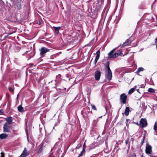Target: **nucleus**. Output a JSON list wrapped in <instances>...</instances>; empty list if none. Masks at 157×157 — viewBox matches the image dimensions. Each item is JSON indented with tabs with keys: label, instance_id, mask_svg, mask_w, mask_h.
Instances as JSON below:
<instances>
[{
	"label": "nucleus",
	"instance_id": "f257e3e1",
	"mask_svg": "<svg viewBox=\"0 0 157 157\" xmlns=\"http://www.w3.org/2000/svg\"><path fill=\"white\" fill-rule=\"evenodd\" d=\"M117 48H115L111 51L108 54L109 58H115L120 55L121 53L120 51H117L115 53H113L114 52Z\"/></svg>",
	"mask_w": 157,
	"mask_h": 157
},
{
	"label": "nucleus",
	"instance_id": "f03ea898",
	"mask_svg": "<svg viewBox=\"0 0 157 157\" xmlns=\"http://www.w3.org/2000/svg\"><path fill=\"white\" fill-rule=\"evenodd\" d=\"M106 71L107 77L109 80H110L112 78V73L109 65L107 66Z\"/></svg>",
	"mask_w": 157,
	"mask_h": 157
},
{
	"label": "nucleus",
	"instance_id": "7ed1b4c3",
	"mask_svg": "<svg viewBox=\"0 0 157 157\" xmlns=\"http://www.w3.org/2000/svg\"><path fill=\"white\" fill-rule=\"evenodd\" d=\"M11 129V126L10 124H5L3 126V132H9Z\"/></svg>",
	"mask_w": 157,
	"mask_h": 157
},
{
	"label": "nucleus",
	"instance_id": "20e7f679",
	"mask_svg": "<svg viewBox=\"0 0 157 157\" xmlns=\"http://www.w3.org/2000/svg\"><path fill=\"white\" fill-rule=\"evenodd\" d=\"M140 125L142 127H146L147 125V121L144 119H141L140 122Z\"/></svg>",
	"mask_w": 157,
	"mask_h": 157
},
{
	"label": "nucleus",
	"instance_id": "39448f33",
	"mask_svg": "<svg viewBox=\"0 0 157 157\" xmlns=\"http://www.w3.org/2000/svg\"><path fill=\"white\" fill-rule=\"evenodd\" d=\"M126 98L127 96L125 94H123L121 95V102H123L124 104L125 103Z\"/></svg>",
	"mask_w": 157,
	"mask_h": 157
},
{
	"label": "nucleus",
	"instance_id": "423d86ee",
	"mask_svg": "<svg viewBox=\"0 0 157 157\" xmlns=\"http://www.w3.org/2000/svg\"><path fill=\"white\" fill-rule=\"evenodd\" d=\"M49 49L45 47H43L40 50V55H43L49 51Z\"/></svg>",
	"mask_w": 157,
	"mask_h": 157
},
{
	"label": "nucleus",
	"instance_id": "0eeeda50",
	"mask_svg": "<svg viewBox=\"0 0 157 157\" xmlns=\"http://www.w3.org/2000/svg\"><path fill=\"white\" fill-rule=\"evenodd\" d=\"M101 76V72L98 71H97L95 74V79L96 80H99Z\"/></svg>",
	"mask_w": 157,
	"mask_h": 157
},
{
	"label": "nucleus",
	"instance_id": "6e6552de",
	"mask_svg": "<svg viewBox=\"0 0 157 157\" xmlns=\"http://www.w3.org/2000/svg\"><path fill=\"white\" fill-rule=\"evenodd\" d=\"M146 153L147 154H150L151 152V147L149 145H147L145 150Z\"/></svg>",
	"mask_w": 157,
	"mask_h": 157
},
{
	"label": "nucleus",
	"instance_id": "1a4fd4ad",
	"mask_svg": "<svg viewBox=\"0 0 157 157\" xmlns=\"http://www.w3.org/2000/svg\"><path fill=\"white\" fill-rule=\"evenodd\" d=\"M131 42V40H130L127 39L124 43L122 45H120V46H121V47L122 48L130 44Z\"/></svg>",
	"mask_w": 157,
	"mask_h": 157
},
{
	"label": "nucleus",
	"instance_id": "9d476101",
	"mask_svg": "<svg viewBox=\"0 0 157 157\" xmlns=\"http://www.w3.org/2000/svg\"><path fill=\"white\" fill-rule=\"evenodd\" d=\"M29 154L27 152V150L25 148L20 157H25L27 156Z\"/></svg>",
	"mask_w": 157,
	"mask_h": 157
},
{
	"label": "nucleus",
	"instance_id": "9b49d317",
	"mask_svg": "<svg viewBox=\"0 0 157 157\" xmlns=\"http://www.w3.org/2000/svg\"><path fill=\"white\" fill-rule=\"evenodd\" d=\"M6 120L7 122L5 124H7L10 125L12 124L13 119L12 117H7L6 118Z\"/></svg>",
	"mask_w": 157,
	"mask_h": 157
},
{
	"label": "nucleus",
	"instance_id": "f8f14e48",
	"mask_svg": "<svg viewBox=\"0 0 157 157\" xmlns=\"http://www.w3.org/2000/svg\"><path fill=\"white\" fill-rule=\"evenodd\" d=\"M100 49L98 50L96 52L97 56H96V58H95V64L96 63L98 60V59L99 58L100 55Z\"/></svg>",
	"mask_w": 157,
	"mask_h": 157
},
{
	"label": "nucleus",
	"instance_id": "ddd939ff",
	"mask_svg": "<svg viewBox=\"0 0 157 157\" xmlns=\"http://www.w3.org/2000/svg\"><path fill=\"white\" fill-rule=\"evenodd\" d=\"M8 136L6 134H2L0 135V138L2 139H5L8 137Z\"/></svg>",
	"mask_w": 157,
	"mask_h": 157
},
{
	"label": "nucleus",
	"instance_id": "4468645a",
	"mask_svg": "<svg viewBox=\"0 0 157 157\" xmlns=\"http://www.w3.org/2000/svg\"><path fill=\"white\" fill-rule=\"evenodd\" d=\"M17 6L18 9L21 8V1L20 0H17Z\"/></svg>",
	"mask_w": 157,
	"mask_h": 157
},
{
	"label": "nucleus",
	"instance_id": "2eb2a0df",
	"mask_svg": "<svg viewBox=\"0 0 157 157\" xmlns=\"http://www.w3.org/2000/svg\"><path fill=\"white\" fill-rule=\"evenodd\" d=\"M56 33L57 34H58L59 32V30L61 29V27H53Z\"/></svg>",
	"mask_w": 157,
	"mask_h": 157
},
{
	"label": "nucleus",
	"instance_id": "dca6fc26",
	"mask_svg": "<svg viewBox=\"0 0 157 157\" xmlns=\"http://www.w3.org/2000/svg\"><path fill=\"white\" fill-rule=\"evenodd\" d=\"M17 108L19 111L20 112H22L23 111H24V108L22 107V106L21 105H19L18 107Z\"/></svg>",
	"mask_w": 157,
	"mask_h": 157
},
{
	"label": "nucleus",
	"instance_id": "f3484780",
	"mask_svg": "<svg viewBox=\"0 0 157 157\" xmlns=\"http://www.w3.org/2000/svg\"><path fill=\"white\" fill-rule=\"evenodd\" d=\"M129 108L128 107H126L125 110V114L126 116H128L129 114Z\"/></svg>",
	"mask_w": 157,
	"mask_h": 157
},
{
	"label": "nucleus",
	"instance_id": "a211bd4d",
	"mask_svg": "<svg viewBox=\"0 0 157 157\" xmlns=\"http://www.w3.org/2000/svg\"><path fill=\"white\" fill-rule=\"evenodd\" d=\"M148 91L151 93H155V90L152 88H149Z\"/></svg>",
	"mask_w": 157,
	"mask_h": 157
},
{
	"label": "nucleus",
	"instance_id": "6ab92c4d",
	"mask_svg": "<svg viewBox=\"0 0 157 157\" xmlns=\"http://www.w3.org/2000/svg\"><path fill=\"white\" fill-rule=\"evenodd\" d=\"M85 152V151L82 150L77 157H81V156H82L83 155Z\"/></svg>",
	"mask_w": 157,
	"mask_h": 157
},
{
	"label": "nucleus",
	"instance_id": "aec40b11",
	"mask_svg": "<svg viewBox=\"0 0 157 157\" xmlns=\"http://www.w3.org/2000/svg\"><path fill=\"white\" fill-rule=\"evenodd\" d=\"M157 129V122H155L154 124V130L156 131V130Z\"/></svg>",
	"mask_w": 157,
	"mask_h": 157
},
{
	"label": "nucleus",
	"instance_id": "412c9836",
	"mask_svg": "<svg viewBox=\"0 0 157 157\" xmlns=\"http://www.w3.org/2000/svg\"><path fill=\"white\" fill-rule=\"evenodd\" d=\"M135 89L134 88L131 89L128 92V94L132 93L134 92Z\"/></svg>",
	"mask_w": 157,
	"mask_h": 157
},
{
	"label": "nucleus",
	"instance_id": "4be33fe9",
	"mask_svg": "<svg viewBox=\"0 0 157 157\" xmlns=\"http://www.w3.org/2000/svg\"><path fill=\"white\" fill-rule=\"evenodd\" d=\"M43 150V147H41L40 149H39V150L38 151V153H41L42 150Z\"/></svg>",
	"mask_w": 157,
	"mask_h": 157
},
{
	"label": "nucleus",
	"instance_id": "5701e85b",
	"mask_svg": "<svg viewBox=\"0 0 157 157\" xmlns=\"http://www.w3.org/2000/svg\"><path fill=\"white\" fill-rule=\"evenodd\" d=\"M144 70V69L143 67H140L138 69V72H139L140 71H143Z\"/></svg>",
	"mask_w": 157,
	"mask_h": 157
},
{
	"label": "nucleus",
	"instance_id": "b1692460",
	"mask_svg": "<svg viewBox=\"0 0 157 157\" xmlns=\"http://www.w3.org/2000/svg\"><path fill=\"white\" fill-rule=\"evenodd\" d=\"M9 90L11 92L13 93V89L11 88V87H9Z\"/></svg>",
	"mask_w": 157,
	"mask_h": 157
},
{
	"label": "nucleus",
	"instance_id": "393cba45",
	"mask_svg": "<svg viewBox=\"0 0 157 157\" xmlns=\"http://www.w3.org/2000/svg\"><path fill=\"white\" fill-rule=\"evenodd\" d=\"M85 143H84V145H83V147L82 151H85V149H86V146H85Z\"/></svg>",
	"mask_w": 157,
	"mask_h": 157
},
{
	"label": "nucleus",
	"instance_id": "a878e982",
	"mask_svg": "<svg viewBox=\"0 0 157 157\" xmlns=\"http://www.w3.org/2000/svg\"><path fill=\"white\" fill-rule=\"evenodd\" d=\"M91 106H92V109H93L95 110H96V108L95 106L94 105H92Z\"/></svg>",
	"mask_w": 157,
	"mask_h": 157
},
{
	"label": "nucleus",
	"instance_id": "bb28decb",
	"mask_svg": "<svg viewBox=\"0 0 157 157\" xmlns=\"http://www.w3.org/2000/svg\"><path fill=\"white\" fill-rule=\"evenodd\" d=\"M1 157H4L5 156V155H4V153L3 152H2L1 153Z\"/></svg>",
	"mask_w": 157,
	"mask_h": 157
},
{
	"label": "nucleus",
	"instance_id": "cd10ccee",
	"mask_svg": "<svg viewBox=\"0 0 157 157\" xmlns=\"http://www.w3.org/2000/svg\"><path fill=\"white\" fill-rule=\"evenodd\" d=\"M2 110H0V113H2Z\"/></svg>",
	"mask_w": 157,
	"mask_h": 157
},
{
	"label": "nucleus",
	"instance_id": "c85d7f7f",
	"mask_svg": "<svg viewBox=\"0 0 157 157\" xmlns=\"http://www.w3.org/2000/svg\"><path fill=\"white\" fill-rule=\"evenodd\" d=\"M155 44L156 45V46H157V40H156V42H155Z\"/></svg>",
	"mask_w": 157,
	"mask_h": 157
},
{
	"label": "nucleus",
	"instance_id": "c756f323",
	"mask_svg": "<svg viewBox=\"0 0 157 157\" xmlns=\"http://www.w3.org/2000/svg\"><path fill=\"white\" fill-rule=\"evenodd\" d=\"M38 24L39 25H40L41 24V22H40Z\"/></svg>",
	"mask_w": 157,
	"mask_h": 157
},
{
	"label": "nucleus",
	"instance_id": "7c9ffc66",
	"mask_svg": "<svg viewBox=\"0 0 157 157\" xmlns=\"http://www.w3.org/2000/svg\"><path fill=\"white\" fill-rule=\"evenodd\" d=\"M141 157H144V156L143 155H142L141 156Z\"/></svg>",
	"mask_w": 157,
	"mask_h": 157
},
{
	"label": "nucleus",
	"instance_id": "2f4dec72",
	"mask_svg": "<svg viewBox=\"0 0 157 157\" xmlns=\"http://www.w3.org/2000/svg\"><path fill=\"white\" fill-rule=\"evenodd\" d=\"M18 94H17V98L18 97Z\"/></svg>",
	"mask_w": 157,
	"mask_h": 157
}]
</instances>
